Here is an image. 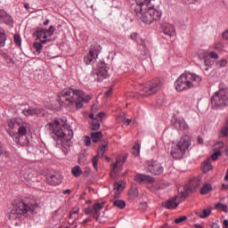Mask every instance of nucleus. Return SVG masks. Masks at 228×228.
<instances>
[{
    "instance_id": "nucleus-1",
    "label": "nucleus",
    "mask_w": 228,
    "mask_h": 228,
    "mask_svg": "<svg viewBox=\"0 0 228 228\" xmlns=\"http://www.w3.org/2000/svg\"><path fill=\"white\" fill-rule=\"evenodd\" d=\"M45 129L53 134L52 136L55 142H61L62 152L69 154V151L72 145L74 131L68 126H61V123L58 120L48 123L45 126Z\"/></svg>"
},
{
    "instance_id": "nucleus-2",
    "label": "nucleus",
    "mask_w": 228,
    "mask_h": 228,
    "mask_svg": "<svg viewBox=\"0 0 228 228\" xmlns=\"http://www.w3.org/2000/svg\"><path fill=\"white\" fill-rule=\"evenodd\" d=\"M93 97L92 94H86L81 89L68 87L59 94V102L61 106L66 102L68 106H75L76 110H81L84 102H90Z\"/></svg>"
},
{
    "instance_id": "nucleus-3",
    "label": "nucleus",
    "mask_w": 228,
    "mask_h": 228,
    "mask_svg": "<svg viewBox=\"0 0 228 228\" xmlns=\"http://www.w3.org/2000/svg\"><path fill=\"white\" fill-rule=\"evenodd\" d=\"M202 83V77L191 72L183 73L175 81V86L177 92H184L191 88H199Z\"/></svg>"
},
{
    "instance_id": "nucleus-4",
    "label": "nucleus",
    "mask_w": 228,
    "mask_h": 228,
    "mask_svg": "<svg viewBox=\"0 0 228 228\" xmlns=\"http://www.w3.org/2000/svg\"><path fill=\"white\" fill-rule=\"evenodd\" d=\"M7 133L18 145H26L28 143V137L26 136L28 134V123H20L18 133H13L10 129H7Z\"/></svg>"
},
{
    "instance_id": "nucleus-5",
    "label": "nucleus",
    "mask_w": 228,
    "mask_h": 228,
    "mask_svg": "<svg viewBox=\"0 0 228 228\" xmlns=\"http://www.w3.org/2000/svg\"><path fill=\"white\" fill-rule=\"evenodd\" d=\"M31 210L29 205H26L23 200L12 204L11 210L9 211V219L17 220V218H22V215H28V212Z\"/></svg>"
},
{
    "instance_id": "nucleus-6",
    "label": "nucleus",
    "mask_w": 228,
    "mask_h": 228,
    "mask_svg": "<svg viewBox=\"0 0 228 228\" xmlns=\"http://www.w3.org/2000/svg\"><path fill=\"white\" fill-rule=\"evenodd\" d=\"M228 104V92L225 89L217 91L211 97V106L213 110H218V108H225Z\"/></svg>"
},
{
    "instance_id": "nucleus-7",
    "label": "nucleus",
    "mask_w": 228,
    "mask_h": 228,
    "mask_svg": "<svg viewBox=\"0 0 228 228\" xmlns=\"http://www.w3.org/2000/svg\"><path fill=\"white\" fill-rule=\"evenodd\" d=\"M108 70H110L108 65H106V63H101L96 69H93L91 76L94 77V81L101 83V81L110 77Z\"/></svg>"
},
{
    "instance_id": "nucleus-8",
    "label": "nucleus",
    "mask_w": 228,
    "mask_h": 228,
    "mask_svg": "<svg viewBox=\"0 0 228 228\" xmlns=\"http://www.w3.org/2000/svg\"><path fill=\"white\" fill-rule=\"evenodd\" d=\"M141 20H142V22H144V24H152V22H154V20H159V19H161V12L152 8V7H149L147 12H144L142 15H141Z\"/></svg>"
},
{
    "instance_id": "nucleus-9",
    "label": "nucleus",
    "mask_w": 228,
    "mask_h": 228,
    "mask_svg": "<svg viewBox=\"0 0 228 228\" xmlns=\"http://www.w3.org/2000/svg\"><path fill=\"white\" fill-rule=\"evenodd\" d=\"M161 90V80L155 79L151 80L148 86H145L141 91V95H144V97H149V95H154V94H158Z\"/></svg>"
},
{
    "instance_id": "nucleus-10",
    "label": "nucleus",
    "mask_w": 228,
    "mask_h": 228,
    "mask_svg": "<svg viewBox=\"0 0 228 228\" xmlns=\"http://www.w3.org/2000/svg\"><path fill=\"white\" fill-rule=\"evenodd\" d=\"M102 49V48L98 44L91 45L89 53L84 57L85 63L86 65H91V63H94V61L99 58Z\"/></svg>"
},
{
    "instance_id": "nucleus-11",
    "label": "nucleus",
    "mask_w": 228,
    "mask_h": 228,
    "mask_svg": "<svg viewBox=\"0 0 228 228\" xmlns=\"http://www.w3.org/2000/svg\"><path fill=\"white\" fill-rule=\"evenodd\" d=\"M147 170L152 175H161L165 171L163 166L158 160L151 161L147 166Z\"/></svg>"
},
{
    "instance_id": "nucleus-12",
    "label": "nucleus",
    "mask_w": 228,
    "mask_h": 228,
    "mask_svg": "<svg viewBox=\"0 0 228 228\" xmlns=\"http://www.w3.org/2000/svg\"><path fill=\"white\" fill-rule=\"evenodd\" d=\"M47 183L52 186H57L58 184H61V181H63V177L57 171H53V174H50L46 176Z\"/></svg>"
},
{
    "instance_id": "nucleus-13",
    "label": "nucleus",
    "mask_w": 228,
    "mask_h": 228,
    "mask_svg": "<svg viewBox=\"0 0 228 228\" xmlns=\"http://www.w3.org/2000/svg\"><path fill=\"white\" fill-rule=\"evenodd\" d=\"M126 161H127V157L126 156L116 159V163L112 165V171L110 173L111 177H113L117 172H120V170H122V167H124Z\"/></svg>"
},
{
    "instance_id": "nucleus-14",
    "label": "nucleus",
    "mask_w": 228,
    "mask_h": 228,
    "mask_svg": "<svg viewBox=\"0 0 228 228\" xmlns=\"http://www.w3.org/2000/svg\"><path fill=\"white\" fill-rule=\"evenodd\" d=\"M184 154H186V151H183V150L177 144L172 146L170 155L172 158H174V159H183Z\"/></svg>"
},
{
    "instance_id": "nucleus-15",
    "label": "nucleus",
    "mask_w": 228,
    "mask_h": 228,
    "mask_svg": "<svg viewBox=\"0 0 228 228\" xmlns=\"http://www.w3.org/2000/svg\"><path fill=\"white\" fill-rule=\"evenodd\" d=\"M22 175L25 181L28 183V184H33V183H38L37 176H35V175L33 174V170L31 169H24L22 171Z\"/></svg>"
},
{
    "instance_id": "nucleus-16",
    "label": "nucleus",
    "mask_w": 228,
    "mask_h": 228,
    "mask_svg": "<svg viewBox=\"0 0 228 228\" xmlns=\"http://www.w3.org/2000/svg\"><path fill=\"white\" fill-rule=\"evenodd\" d=\"M176 145L181 147L183 151L186 152V151L190 149V145H191V137L189 135H183Z\"/></svg>"
},
{
    "instance_id": "nucleus-17",
    "label": "nucleus",
    "mask_w": 228,
    "mask_h": 228,
    "mask_svg": "<svg viewBox=\"0 0 228 228\" xmlns=\"http://www.w3.org/2000/svg\"><path fill=\"white\" fill-rule=\"evenodd\" d=\"M0 24H6L7 26L13 24V18L4 10H0Z\"/></svg>"
},
{
    "instance_id": "nucleus-18",
    "label": "nucleus",
    "mask_w": 228,
    "mask_h": 228,
    "mask_svg": "<svg viewBox=\"0 0 228 228\" xmlns=\"http://www.w3.org/2000/svg\"><path fill=\"white\" fill-rule=\"evenodd\" d=\"M134 181L135 183H139V184H142V183H154V177L147 175H142V174H137L134 176Z\"/></svg>"
},
{
    "instance_id": "nucleus-19",
    "label": "nucleus",
    "mask_w": 228,
    "mask_h": 228,
    "mask_svg": "<svg viewBox=\"0 0 228 228\" xmlns=\"http://www.w3.org/2000/svg\"><path fill=\"white\" fill-rule=\"evenodd\" d=\"M201 183H202V177L200 176L191 179L189 182V191H195L197 188H200Z\"/></svg>"
},
{
    "instance_id": "nucleus-20",
    "label": "nucleus",
    "mask_w": 228,
    "mask_h": 228,
    "mask_svg": "<svg viewBox=\"0 0 228 228\" xmlns=\"http://www.w3.org/2000/svg\"><path fill=\"white\" fill-rule=\"evenodd\" d=\"M104 208V202L102 203H95L93 206V217L96 220V222H99V218L101 217V210Z\"/></svg>"
},
{
    "instance_id": "nucleus-21",
    "label": "nucleus",
    "mask_w": 228,
    "mask_h": 228,
    "mask_svg": "<svg viewBox=\"0 0 228 228\" xmlns=\"http://www.w3.org/2000/svg\"><path fill=\"white\" fill-rule=\"evenodd\" d=\"M22 113L25 117H35V115H40V113H42V110L28 107V109L23 110Z\"/></svg>"
},
{
    "instance_id": "nucleus-22",
    "label": "nucleus",
    "mask_w": 228,
    "mask_h": 228,
    "mask_svg": "<svg viewBox=\"0 0 228 228\" xmlns=\"http://www.w3.org/2000/svg\"><path fill=\"white\" fill-rule=\"evenodd\" d=\"M175 127L179 131H187V129H190V126H188L184 118L176 119L175 122Z\"/></svg>"
},
{
    "instance_id": "nucleus-23",
    "label": "nucleus",
    "mask_w": 228,
    "mask_h": 228,
    "mask_svg": "<svg viewBox=\"0 0 228 228\" xmlns=\"http://www.w3.org/2000/svg\"><path fill=\"white\" fill-rule=\"evenodd\" d=\"M175 200H177V197H174L171 200L162 203V206L163 208H166V209H175V208L179 206V203L175 202Z\"/></svg>"
},
{
    "instance_id": "nucleus-24",
    "label": "nucleus",
    "mask_w": 228,
    "mask_h": 228,
    "mask_svg": "<svg viewBox=\"0 0 228 228\" xmlns=\"http://www.w3.org/2000/svg\"><path fill=\"white\" fill-rule=\"evenodd\" d=\"M7 126L8 128H6V131L7 129H10V131H13V129H18V127L20 126V119H9L7 120Z\"/></svg>"
},
{
    "instance_id": "nucleus-25",
    "label": "nucleus",
    "mask_w": 228,
    "mask_h": 228,
    "mask_svg": "<svg viewBox=\"0 0 228 228\" xmlns=\"http://www.w3.org/2000/svg\"><path fill=\"white\" fill-rule=\"evenodd\" d=\"M106 151H108V140H103L97 151L96 156H98L99 158H103L104 152H106Z\"/></svg>"
},
{
    "instance_id": "nucleus-26",
    "label": "nucleus",
    "mask_w": 228,
    "mask_h": 228,
    "mask_svg": "<svg viewBox=\"0 0 228 228\" xmlns=\"http://www.w3.org/2000/svg\"><path fill=\"white\" fill-rule=\"evenodd\" d=\"M163 33L167 37H174L175 35V28L173 25H166L163 28Z\"/></svg>"
},
{
    "instance_id": "nucleus-27",
    "label": "nucleus",
    "mask_w": 228,
    "mask_h": 228,
    "mask_svg": "<svg viewBox=\"0 0 228 228\" xmlns=\"http://www.w3.org/2000/svg\"><path fill=\"white\" fill-rule=\"evenodd\" d=\"M201 170L202 172H204V174H208V172H209L210 170H213V165H211V159H207L203 162Z\"/></svg>"
},
{
    "instance_id": "nucleus-28",
    "label": "nucleus",
    "mask_w": 228,
    "mask_h": 228,
    "mask_svg": "<svg viewBox=\"0 0 228 228\" xmlns=\"http://www.w3.org/2000/svg\"><path fill=\"white\" fill-rule=\"evenodd\" d=\"M122 190H124V186H122L120 183H114V188H113V191L115 193L114 199H118L120 193H122Z\"/></svg>"
},
{
    "instance_id": "nucleus-29",
    "label": "nucleus",
    "mask_w": 228,
    "mask_h": 228,
    "mask_svg": "<svg viewBox=\"0 0 228 228\" xmlns=\"http://www.w3.org/2000/svg\"><path fill=\"white\" fill-rule=\"evenodd\" d=\"M102 139V132H93L91 133V140L94 143H99Z\"/></svg>"
},
{
    "instance_id": "nucleus-30",
    "label": "nucleus",
    "mask_w": 228,
    "mask_h": 228,
    "mask_svg": "<svg viewBox=\"0 0 228 228\" xmlns=\"http://www.w3.org/2000/svg\"><path fill=\"white\" fill-rule=\"evenodd\" d=\"M6 32L4 31V28H0V47H4L6 45Z\"/></svg>"
},
{
    "instance_id": "nucleus-31",
    "label": "nucleus",
    "mask_w": 228,
    "mask_h": 228,
    "mask_svg": "<svg viewBox=\"0 0 228 228\" xmlns=\"http://www.w3.org/2000/svg\"><path fill=\"white\" fill-rule=\"evenodd\" d=\"M99 129H101V121H99V118H95L91 122V130L99 131Z\"/></svg>"
},
{
    "instance_id": "nucleus-32",
    "label": "nucleus",
    "mask_w": 228,
    "mask_h": 228,
    "mask_svg": "<svg viewBox=\"0 0 228 228\" xmlns=\"http://www.w3.org/2000/svg\"><path fill=\"white\" fill-rule=\"evenodd\" d=\"M143 9L145 10V6L140 4H136V6L134 10L135 15H137V17L141 18V15H143Z\"/></svg>"
},
{
    "instance_id": "nucleus-33",
    "label": "nucleus",
    "mask_w": 228,
    "mask_h": 228,
    "mask_svg": "<svg viewBox=\"0 0 228 228\" xmlns=\"http://www.w3.org/2000/svg\"><path fill=\"white\" fill-rule=\"evenodd\" d=\"M36 36L37 37V38H44L45 40L47 38V29L46 28L37 29L36 31Z\"/></svg>"
},
{
    "instance_id": "nucleus-34",
    "label": "nucleus",
    "mask_w": 228,
    "mask_h": 228,
    "mask_svg": "<svg viewBox=\"0 0 228 228\" xmlns=\"http://www.w3.org/2000/svg\"><path fill=\"white\" fill-rule=\"evenodd\" d=\"M211 190H213V187L211 186V184L206 183L201 187L200 193H201V195H208V193H209V191H211Z\"/></svg>"
},
{
    "instance_id": "nucleus-35",
    "label": "nucleus",
    "mask_w": 228,
    "mask_h": 228,
    "mask_svg": "<svg viewBox=\"0 0 228 228\" xmlns=\"http://www.w3.org/2000/svg\"><path fill=\"white\" fill-rule=\"evenodd\" d=\"M203 60H204L205 67L211 68V67H213V65H215V61L210 59L209 55H204Z\"/></svg>"
},
{
    "instance_id": "nucleus-36",
    "label": "nucleus",
    "mask_w": 228,
    "mask_h": 228,
    "mask_svg": "<svg viewBox=\"0 0 228 228\" xmlns=\"http://www.w3.org/2000/svg\"><path fill=\"white\" fill-rule=\"evenodd\" d=\"M71 174L74 175V177H79L83 174V170H81V167L79 166H75L71 169Z\"/></svg>"
},
{
    "instance_id": "nucleus-37",
    "label": "nucleus",
    "mask_w": 228,
    "mask_h": 228,
    "mask_svg": "<svg viewBox=\"0 0 228 228\" xmlns=\"http://www.w3.org/2000/svg\"><path fill=\"white\" fill-rule=\"evenodd\" d=\"M113 206L118 209H124L126 208V202L122 200H115L113 201Z\"/></svg>"
},
{
    "instance_id": "nucleus-38",
    "label": "nucleus",
    "mask_w": 228,
    "mask_h": 228,
    "mask_svg": "<svg viewBox=\"0 0 228 228\" xmlns=\"http://www.w3.org/2000/svg\"><path fill=\"white\" fill-rule=\"evenodd\" d=\"M33 47L37 54H40V53H42V49H44V45H42L41 43H34Z\"/></svg>"
},
{
    "instance_id": "nucleus-39",
    "label": "nucleus",
    "mask_w": 228,
    "mask_h": 228,
    "mask_svg": "<svg viewBox=\"0 0 228 228\" xmlns=\"http://www.w3.org/2000/svg\"><path fill=\"white\" fill-rule=\"evenodd\" d=\"M134 156H140V143H135L132 150Z\"/></svg>"
},
{
    "instance_id": "nucleus-40",
    "label": "nucleus",
    "mask_w": 228,
    "mask_h": 228,
    "mask_svg": "<svg viewBox=\"0 0 228 228\" xmlns=\"http://www.w3.org/2000/svg\"><path fill=\"white\" fill-rule=\"evenodd\" d=\"M128 195L129 197H131V199H136V197H138V189L137 188L131 189L128 191Z\"/></svg>"
},
{
    "instance_id": "nucleus-41",
    "label": "nucleus",
    "mask_w": 228,
    "mask_h": 228,
    "mask_svg": "<svg viewBox=\"0 0 228 228\" xmlns=\"http://www.w3.org/2000/svg\"><path fill=\"white\" fill-rule=\"evenodd\" d=\"M14 44H16V45H18L19 47L22 45V38H20V35L19 34L14 35Z\"/></svg>"
},
{
    "instance_id": "nucleus-42",
    "label": "nucleus",
    "mask_w": 228,
    "mask_h": 228,
    "mask_svg": "<svg viewBox=\"0 0 228 228\" xmlns=\"http://www.w3.org/2000/svg\"><path fill=\"white\" fill-rule=\"evenodd\" d=\"M219 208H221V209H222V211H224V213L228 212L227 205H224V204H222V203H216L215 205V209H218Z\"/></svg>"
},
{
    "instance_id": "nucleus-43",
    "label": "nucleus",
    "mask_w": 228,
    "mask_h": 228,
    "mask_svg": "<svg viewBox=\"0 0 228 228\" xmlns=\"http://www.w3.org/2000/svg\"><path fill=\"white\" fill-rule=\"evenodd\" d=\"M136 4H142L144 6V8L149 7V4H151V0H135Z\"/></svg>"
},
{
    "instance_id": "nucleus-44",
    "label": "nucleus",
    "mask_w": 228,
    "mask_h": 228,
    "mask_svg": "<svg viewBox=\"0 0 228 228\" xmlns=\"http://www.w3.org/2000/svg\"><path fill=\"white\" fill-rule=\"evenodd\" d=\"M138 52H139V58H142V56H147V54H149V49L147 48H139L138 49Z\"/></svg>"
},
{
    "instance_id": "nucleus-45",
    "label": "nucleus",
    "mask_w": 228,
    "mask_h": 228,
    "mask_svg": "<svg viewBox=\"0 0 228 228\" xmlns=\"http://www.w3.org/2000/svg\"><path fill=\"white\" fill-rule=\"evenodd\" d=\"M98 163H99V157L98 156H94L93 158V167H94L95 172H97L99 170Z\"/></svg>"
},
{
    "instance_id": "nucleus-46",
    "label": "nucleus",
    "mask_w": 228,
    "mask_h": 228,
    "mask_svg": "<svg viewBox=\"0 0 228 228\" xmlns=\"http://www.w3.org/2000/svg\"><path fill=\"white\" fill-rule=\"evenodd\" d=\"M211 215V209H203L202 213L200 215V218H208Z\"/></svg>"
},
{
    "instance_id": "nucleus-47",
    "label": "nucleus",
    "mask_w": 228,
    "mask_h": 228,
    "mask_svg": "<svg viewBox=\"0 0 228 228\" xmlns=\"http://www.w3.org/2000/svg\"><path fill=\"white\" fill-rule=\"evenodd\" d=\"M130 38L137 44H140V40H142V38L138 36V33L134 32L131 34Z\"/></svg>"
},
{
    "instance_id": "nucleus-48",
    "label": "nucleus",
    "mask_w": 228,
    "mask_h": 228,
    "mask_svg": "<svg viewBox=\"0 0 228 228\" xmlns=\"http://www.w3.org/2000/svg\"><path fill=\"white\" fill-rule=\"evenodd\" d=\"M84 143L86 147H90V145H92V137L86 135L84 138Z\"/></svg>"
},
{
    "instance_id": "nucleus-49",
    "label": "nucleus",
    "mask_w": 228,
    "mask_h": 228,
    "mask_svg": "<svg viewBox=\"0 0 228 228\" xmlns=\"http://www.w3.org/2000/svg\"><path fill=\"white\" fill-rule=\"evenodd\" d=\"M186 220H188V217L186 216H181L175 220V224H183V222H186Z\"/></svg>"
},
{
    "instance_id": "nucleus-50",
    "label": "nucleus",
    "mask_w": 228,
    "mask_h": 228,
    "mask_svg": "<svg viewBox=\"0 0 228 228\" xmlns=\"http://www.w3.org/2000/svg\"><path fill=\"white\" fill-rule=\"evenodd\" d=\"M54 31H56V28L54 26H50L48 29H46V35L49 37H53L54 35Z\"/></svg>"
},
{
    "instance_id": "nucleus-51",
    "label": "nucleus",
    "mask_w": 228,
    "mask_h": 228,
    "mask_svg": "<svg viewBox=\"0 0 228 228\" xmlns=\"http://www.w3.org/2000/svg\"><path fill=\"white\" fill-rule=\"evenodd\" d=\"M219 156H222V151H216V152H214V153L211 155V159H213V161H216V159H218V157H219Z\"/></svg>"
},
{
    "instance_id": "nucleus-52",
    "label": "nucleus",
    "mask_w": 228,
    "mask_h": 228,
    "mask_svg": "<svg viewBox=\"0 0 228 228\" xmlns=\"http://www.w3.org/2000/svg\"><path fill=\"white\" fill-rule=\"evenodd\" d=\"M220 136L222 138H225L226 136H228V127H224L221 129Z\"/></svg>"
},
{
    "instance_id": "nucleus-53",
    "label": "nucleus",
    "mask_w": 228,
    "mask_h": 228,
    "mask_svg": "<svg viewBox=\"0 0 228 228\" xmlns=\"http://www.w3.org/2000/svg\"><path fill=\"white\" fill-rule=\"evenodd\" d=\"M137 44L139 45V49L147 48V42L142 38H141L139 43H137Z\"/></svg>"
},
{
    "instance_id": "nucleus-54",
    "label": "nucleus",
    "mask_w": 228,
    "mask_h": 228,
    "mask_svg": "<svg viewBox=\"0 0 228 228\" xmlns=\"http://www.w3.org/2000/svg\"><path fill=\"white\" fill-rule=\"evenodd\" d=\"M208 56H209V58L212 60H218L219 58L218 53H216V52H210Z\"/></svg>"
},
{
    "instance_id": "nucleus-55",
    "label": "nucleus",
    "mask_w": 228,
    "mask_h": 228,
    "mask_svg": "<svg viewBox=\"0 0 228 228\" xmlns=\"http://www.w3.org/2000/svg\"><path fill=\"white\" fill-rule=\"evenodd\" d=\"M216 65H217V67L224 68V67H225V65H227V60L222 59L221 61H219L216 63Z\"/></svg>"
},
{
    "instance_id": "nucleus-56",
    "label": "nucleus",
    "mask_w": 228,
    "mask_h": 228,
    "mask_svg": "<svg viewBox=\"0 0 228 228\" xmlns=\"http://www.w3.org/2000/svg\"><path fill=\"white\" fill-rule=\"evenodd\" d=\"M90 222H92V218H90V217H87L86 219H85L82 223H80L81 224V225L83 226V227H85V225H86V224H90Z\"/></svg>"
},
{
    "instance_id": "nucleus-57",
    "label": "nucleus",
    "mask_w": 228,
    "mask_h": 228,
    "mask_svg": "<svg viewBox=\"0 0 228 228\" xmlns=\"http://www.w3.org/2000/svg\"><path fill=\"white\" fill-rule=\"evenodd\" d=\"M92 213H94V209H92L91 208H87L85 209V215H92Z\"/></svg>"
},
{
    "instance_id": "nucleus-58",
    "label": "nucleus",
    "mask_w": 228,
    "mask_h": 228,
    "mask_svg": "<svg viewBox=\"0 0 228 228\" xmlns=\"http://www.w3.org/2000/svg\"><path fill=\"white\" fill-rule=\"evenodd\" d=\"M112 92H113V88H110V90H108L107 92H105L104 96H105L106 98L110 97V96L111 95Z\"/></svg>"
},
{
    "instance_id": "nucleus-59",
    "label": "nucleus",
    "mask_w": 228,
    "mask_h": 228,
    "mask_svg": "<svg viewBox=\"0 0 228 228\" xmlns=\"http://www.w3.org/2000/svg\"><path fill=\"white\" fill-rule=\"evenodd\" d=\"M96 118H98L99 121L102 120V118H104V112L98 113Z\"/></svg>"
},
{
    "instance_id": "nucleus-60",
    "label": "nucleus",
    "mask_w": 228,
    "mask_h": 228,
    "mask_svg": "<svg viewBox=\"0 0 228 228\" xmlns=\"http://www.w3.org/2000/svg\"><path fill=\"white\" fill-rule=\"evenodd\" d=\"M123 124H125V126H129V124H131V119L124 118L123 119Z\"/></svg>"
},
{
    "instance_id": "nucleus-61",
    "label": "nucleus",
    "mask_w": 228,
    "mask_h": 228,
    "mask_svg": "<svg viewBox=\"0 0 228 228\" xmlns=\"http://www.w3.org/2000/svg\"><path fill=\"white\" fill-rule=\"evenodd\" d=\"M209 69H211V68L207 67V68L203 69V72H204L205 76H209Z\"/></svg>"
},
{
    "instance_id": "nucleus-62",
    "label": "nucleus",
    "mask_w": 228,
    "mask_h": 228,
    "mask_svg": "<svg viewBox=\"0 0 228 228\" xmlns=\"http://www.w3.org/2000/svg\"><path fill=\"white\" fill-rule=\"evenodd\" d=\"M189 193H188V191H183L182 192V196H181V199H186L187 197H189Z\"/></svg>"
},
{
    "instance_id": "nucleus-63",
    "label": "nucleus",
    "mask_w": 228,
    "mask_h": 228,
    "mask_svg": "<svg viewBox=\"0 0 228 228\" xmlns=\"http://www.w3.org/2000/svg\"><path fill=\"white\" fill-rule=\"evenodd\" d=\"M140 208H142L143 211H145V209H147V202L141 203Z\"/></svg>"
},
{
    "instance_id": "nucleus-64",
    "label": "nucleus",
    "mask_w": 228,
    "mask_h": 228,
    "mask_svg": "<svg viewBox=\"0 0 228 228\" xmlns=\"http://www.w3.org/2000/svg\"><path fill=\"white\" fill-rule=\"evenodd\" d=\"M223 38H225V40H228V29L223 34Z\"/></svg>"
}]
</instances>
